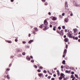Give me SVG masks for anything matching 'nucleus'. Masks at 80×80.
<instances>
[{"label":"nucleus","mask_w":80,"mask_h":80,"mask_svg":"<svg viewBox=\"0 0 80 80\" xmlns=\"http://www.w3.org/2000/svg\"><path fill=\"white\" fill-rule=\"evenodd\" d=\"M48 15H51V13L50 12H49Z\"/></svg>","instance_id":"obj_48"},{"label":"nucleus","mask_w":80,"mask_h":80,"mask_svg":"<svg viewBox=\"0 0 80 80\" xmlns=\"http://www.w3.org/2000/svg\"><path fill=\"white\" fill-rule=\"evenodd\" d=\"M31 62H32V63H33V62H34V60H31Z\"/></svg>","instance_id":"obj_35"},{"label":"nucleus","mask_w":80,"mask_h":80,"mask_svg":"<svg viewBox=\"0 0 80 80\" xmlns=\"http://www.w3.org/2000/svg\"><path fill=\"white\" fill-rule=\"evenodd\" d=\"M61 68H63V66H61Z\"/></svg>","instance_id":"obj_51"},{"label":"nucleus","mask_w":80,"mask_h":80,"mask_svg":"<svg viewBox=\"0 0 80 80\" xmlns=\"http://www.w3.org/2000/svg\"><path fill=\"white\" fill-rule=\"evenodd\" d=\"M7 78L8 79H10V77H9V75H7Z\"/></svg>","instance_id":"obj_25"},{"label":"nucleus","mask_w":80,"mask_h":80,"mask_svg":"<svg viewBox=\"0 0 80 80\" xmlns=\"http://www.w3.org/2000/svg\"><path fill=\"white\" fill-rule=\"evenodd\" d=\"M78 42H80V39L78 40Z\"/></svg>","instance_id":"obj_64"},{"label":"nucleus","mask_w":80,"mask_h":80,"mask_svg":"<svg viewBox=\"0 0 80 80\" xmlns=\"http://www.w3.org/2000/svg\"><path fill=\"white\" fill-rule=\"evenodd\" d=\"M57 33H59V34H60V32L58 31V30H57Z\"/></svg>","instance_id":"obj_50"},{"label":"nucleus","mask_w":80,"mask_h":80,"mask_svg":"<svg viewBox=\"0 0 80 80\" xmlns=\"http://www.w3.org/2000/svg\"><path fill=\"white\" fill-rule=\"evenodd\" d=\"M15 41L16 42H18V39H15Z\"/></svg>","instance_id":"obj_36"},{"label":"nucleus","mask_w":80,"mask_h":80,"mask_svg":"<svg viewBox=\"0 0 80 80\" xmlns=\"http://www.w3.org/2000/svg\"><path fill=\"white\" fill-rule=\"evenodd\" d=\"M72 31L70 32V33H67L68 37H69V38H72Z\"/></svg>","instance_id":"obj_2"},{"label":"nucleus","mask_w":80,"mask_h":80,"mask_svg":"<svg viewBox=\"0 0 80 80\" xmlns=\"http://www.w3.org/2000/svg\"><path fill=\"white\" fill-rule=\"evenodd\" d=\"M38 75L39 77H41L42 75V73H38Z\"/></svg>","instance_id":"obj_27"},{"label":"nucleus","mask_w":80,"mask_h":80,"mask_svg":"<svg viewBox=\"0 0 80 80\" xmlns=\"http://www.w3.org/2000/svg\"><path fill=\"white\" fill-rule=\"evenodd\" d=\"M44 4L45 5H48V3L46 2H45Z\"/></svg>","instance_id":"obj_33"},{"label":"nucleus","mask_w":80,"mask_h":80,"mask_svg":"<svg viewBox=\"0 0 80 80\" xmlns=\"http://www.w3.org/2000/svg\"><path fill=\"white\" fill-rule=\"evenodd\" d=\"M62 16H64V15H65V13H62Z\"/></svg>","instance_id":"obj_47"},{"label":"nucleus","mask_w":80,"mask_h":80,"mask_svg":"<svg viewBox=\"0 0 80 80\" xmlns=\"http://www.w3.org/2000/svg\"><path fill=\"white\" fill-rule=\"evenodd\" d=\"M10 70V69L9 68H8L7 69V70L8 71H9Z\"/></svg>","instance_id":"obj_52"},{"label":"nucleus","mask_w":80,"mask_h":80,"mask_svg":"<svg viewBox=\"0 0 80 80\" xmlns=\"http://www.w3.org/2000/svg\"><path fill=\"white\" fill-rule=\"evenodd\" d=\"M22 43H23V44H25V43H26V42L23 41V42H22Z\"/></svg>","instance_id":"obj_39"},{"label":"nucleus","mask_w":80,"mask_h":80,"mask_svg":"<svg viewBox=\"0 0 80 80\" xmlns=\"http://www.w3.org/2000/svg\"><path fill=\"white\" fill-rule=\"evenodd\" d=\"M50 27L51 28H52V25H50Z\"/></svg>","instance_id":"obj_57"},{"label":"nucleus","mask_w":80,"mask_h":80,"mask_svg":"<svg viewBox=\"0 0 80 80\" xmlns=\"http://www.w3.org/2000/svg\"><path fill=\"white\" fill-rule=\"evenodd\" d=\"M66 49L68 48V45L66 44Z\"/></svg>","instance_id":"obj_37"},{"label":"nucleus","mask_w":80,"mask_h":80,"mask_svg":"<svg viewBox=\"0 0 80 80\" xmlns=\"http://www.w3.org/2000/svg\"><path fill=\"white\" fill-rule=\"evenodd\" d=\"M73 30L74 33H76V32H77V30H78L76 28H75V29H73Z\"/></svg>","instance_id":"obj_8"},{"label":"nucleus","mask_w":80,"mask_h":80,"mask_svg":"<svg viewBox=\"0 0 80 80\" xmlns=\"http://www.w3.org/2000/svg\"><path fill=\"white\" fill-rule=\"evenodd\" d=\"M42 1L43 2H45L46 0H42Z\"/></svg>","instance_id":"obj_40"},{"label":"nucleus","mask_w":80,"mask_h":80,"mask_svg":"<svg viewBox=\"0 0 80 80\" xmlns=\"http://www.w3.org/2000/svg\"><path fill=\"white\" fill-rule=\"evenodd\" d=\"M75 77H77V78H78V75L77 74H75Z\"/></svg>","instance_id":"obj_45"},{"label":"nucleus","mask_w":80,"mask_h":80,"mask_svg":"<svg viewBox=\"0 0 80 80\" xmlns=\"http://www.w3.org/2000/svg\"><path fill=\"white\" fill-rule=\"evenodd\" d=\"M58 76H59V75H60V72H58Z\"/></svg>","instance_id":"obj_56"},{"label":"nucleus","mask_w":80,"mask_h":80,"mask_svg":"<svg viewBox=\"0 0 80 80\" xmlns=\"http://www.w3.org/2000/svg\"><path fill=\"white\" fill-rule=\"evenodd\" d=\"M14 57V56H11L10 57V58H13Z\"/></svg>","instance_id":"obj_31"},{"label":"nucleus","mask_w":80,"mask_h":80,"mask_svg":"<svg viewBox=\"0 0 80 80\" xmlns=\"http://www.w3.org/2000/svg\"><path fill=\"white\" fill-rule=\"evenodd\" d=\"M62 28L63 29H65V26H62Z\"/></svg>","instance_id":"obj_38"},{"label":"nucleus","mask_w":80,"mask_h":80,"mask_svg":"<svg viewBox=\"0 0 80 80\" xmlns=\"http://www.w3.org/2000/svg\"><path fill=\"white\" fill-rule=\"evenodd\" d=\"M17 52H22V49H17Z\"/></svg>","instance_id":"obj_4"},{"label":"nucleus","mask_w":80,"mask_h":80,"mask_svg":"<svg viewBox=\"0 0 80 80\" xmlns=\"http://www.w3.org/2000/svg\"><path fill=\"white\" fill-rule=\"evenodd\" d=\"M48 73H50V72L49 71H48Z\"/></svg>","instance_id":"obj_63"},{"label":"nucleus","mask_w":80,"mask_h":80,"mask_svg":"<svg viewBox=\"0 0 80 80\" xmlns=\"http://www.w3.org/2000/svg\"><path fill=\"white\" fill-rule=\"evenodd\" d=\"M73 4L75 5L76 7H80V4L78 5L75 1L73 2Z\"/></svg>","instance_id":"obj_3"},{"label":"nucleus","mask_w":80,"mask_h":80,"mask_svg":"<svg viewBox=\"0 0 80 80\" xmlns=\"http://www.w3.org/2000/svg\"><path fill=\"white\" fill-rule=\"evenodd\" d=\"M44 24L45 25V28L46 30H47V25H48V22L46 19L44 21Z\"/></svg>","instance_id":"obj_1"},{"label":"nucleus","mask_w":80,"mask_h":80,"mask_svg":"<svg viewBox=\"0 0 80 80\" xmlns=\"http://www.w3.org/2000/svg\"><path fill=\"white\" fill-rule=\"evenodd\" d=\"M43 72V73H47V71L45 70H44Z\"/></svg>","instance_id":"obj_24"},{"label":"nucleus","mask_w":80,"mask_h":80,"mask_svg":"<svg viewBox=\"0 0 80 80\" xmlns=\"http://www.w3.org/2000/svg\"><path fill=\"white\" fill-rule=\"evenodd\" d=\"M30 36H31V34H30L29 33V34H28V36L29 37H30Z\"/></svg>","instance_id":"obj_55"},{"label":"nucleus","mask_w":80,"mask_h":80,"mask_svg":"<svg viewBox=\"0 0 80 80\" xmlns=\"http://www.w3.org/2000/svg\"><path fill=\"white\" fill-rule=\"evenodd\" d=\"M65 6H68V3L67 2H65Z\"/></svg>","instance_id":"obj_22"},{"label":"nucleus","mask_w":80,"mask_h":80,"mask_svg":"<svg viewBox=\"0 0 80 80\" xmlns=\"http://www.w3.org/2000/svg\"><path fill=\"white\" fill-rule=\"evenodd\" d=\"M33 67H34V68H37V66L36 65H34Z\"/></svg>","instance_id":"obj_30"},{"label":"nucleus","mask_w":80,"mask_h":80,"mask_svg":"<svg viewBox=\"0 0 80 80\" xmlns=\"http://www.w3.org/2000/svg\"><path fill=\"white\" fill-rule=\"evenodd\" d=\"M51 80H55V78H52L51 79Z\"/></svg>","instance_id":"obj_58"},{"label":"nucleus","mask_w":80,"mask_h":80,"mask_svg":"<svg viewBox=\"0 0 80 80\" xmlns=\"http://www.w3.org/2000/svg\"><path fill=\"white\" fill-rule=\"evenodd\" d=\"M58 29H59V30H61V27H58Z\"/></svg>","instance_id":"obj_44"},{"label":"nucleus","mask_w":80,"mask_h":80,"mask_svg":"<svg viewBox=\"0 0 80 80\" xmlns=\"http://www.w3.org/2000/svg\"><path fill=\"white\" fill-rule=\"evenodd\" d=\"M62 63L63 65H65V61L64 60H63L62 62Z\"/></svg>","instance_id":"obj_17"},{"label":"nucleus","mask_w":80,"mask_h":80,"mask_svg":"<svg viewBox=\"0 0 80 80\" xmlns=\"http://www.w3.org/2000/svg\"><path fill=\"white\" fill-rule=\"evenodd\" d=\"M54 70H57V68H54Z\"/></svg>","instance_id":"obj_59"},{"label":"nucleus","mask_w":80,"mask_h":80,"mask_svg":"<svg viewBox=\"0 0 80 80\" xmlns=\"http://www.w3.org/2000/svg\"><path fill=\"white\" fill-rule=\"evenodd\" d=\"M64 76V74L63 73H61V75H60V76L61 77H63Z\"/></svg>","instance_id":"obj_21"},{"label":"nucleus","mask_w":80,"mask_h":80,"mask_svg":"<svg viewBox=\"0 0 80 80\" xmlns=\"http://www.w3.org/2000/svg\"><path fill=\"white\" fill-rule=\"evenodd\" d=\"M26 48H30V46H26Z\"/></svg>","instance_id":"obj_29"},{"label":"nucleus","mask_w":80,"mask_h":80,"mask_svg":"<svg viewBox=\"0 0 80 80\" xmlns=\"http://www.w3.org/2000/svg\"><path fill=\"white\" fill-rule=\"evenodd\" d=\"M6 42H8L9 43H12V42L11 41H8L6 40Z\"/></svg>","instance_id":"obj_6"},{"label":"nucleus","mask_w":80,"mask_h":80,"mask_svg":"<svg viewBox=\"0 0 80 80\" xmlns=\"http://www.w3.org/2000/svg\"><path fill=\"white\" fill-rule=\"evenodd\" d=\"M26 59H27V60H29V61L30 60V58H28V56H27V57H26Z\"/></svg>","instance_id":"obj_15"},{"label":"nucleus","mask_w":80,"mask_h":80,"mask_svg":"<svg viewBox=\"0 0 80 80\" xmlns=\"http://www.w3.org/2000/svg\"><path fill=\"white\" fill-rule=\"evenodd\" d=\"M48 79H50V78H51V76H48Z\"/></svg>","instance_id":"obj_46"},{"label":"nucleus","mask_w":80,"mask_h":80,"mask_svg":"<svg viewBox=\"0 0 80 80\" xmlns=\"http://www.w3.org/2000/svg\"><path fill=\"white\" fill-rule=\"evenodd\" d=\"M43 25H41L40 26H39V28H43L44 27V26H43Z\"/></svg>","instance_id":"obj_18"},{"label":"nucleus","mask_w":80,"mask_h":80,"mask_svg":"<svg viewBox=\"0 0 80 80\" xmlns=\"http://www.w3.org/2000/svg\"><path fill=\"white\" fill-rule=\"evenodd\" d=\"M59 17L61 18H63V17L61 15L59 16Z\"/></svg>","instance_id":"obj_42"},{"label":"nucleus","mask_w":80,"mask_h":80,"mask_svg":"<svg viewBox=\"0 0 80 80\" xmlns=\"http://www.w3.org/2000/svg\"><path fill=\"white\" fill-rule=\"evenodd\" d=\"M74 76V75H71V78H73V76Z\"/></svg>","instance_id":"obj_28"},{"label":"nucleus","mask_w":80,"mask_h":80,"mask_svg":"<svg viewBox=\"0 0 80 80\" xmlns=\"http://www.w3.org/2000/svg\"><path fill=\"white\" fill-rule=\"evenodd\" d=\"M72 38L73 39H74V40H78V37H75V36H73Z\"/></svg>","instance_id":"obj_5"},{"label":"nucleus","mask_w":80,"mask_h":80,"mask_svg":"<svg viewBox=\"0 0 80 80\" xmlns=\"http://www.w3.org/2000/svg\"><path fill=\"white\" fill-rule=\"evenodd\" d=\"M26 54V53L25 52H23L22 53V55H25Z\"/></svg>","instance_id":"obj_32"},{"label":"nucleus","mask_w":80,"mask_h":80,"mask_svg":"<svg viewBox=\"0 0 80 80\" xmlns=\"http://www.w3.org/2000/svg\"><path fill=\"white\" fill-rule=\"evenodd\" d=\"M66 73H70V71H68L67 70H66Z\"/></svg>","instance_id":"obj_11"},{"label":"nucleus","mask_w":80,"mask_h":80,"mask_svg":"<svg viewBox=\"0 0 80 80\" xmlns=\"http://www.w3.org/2000/svg\"><path fill=\"white\" fill-rule=\"evenodd\" d=\"M53 77H56V74H54Z\"/></svg>","instance_id":"obj_54"},{"label":"nucleus","mask_w":80,"mask_h":80,"mask_svg":"<svg viewBox=\"0 0 80 80\" xmlns=\"http://www.w3.org/2000/svg\"><path fill=\"white\" fill-rule=\"evenodd\" d=\"M63 77L60 76V77L59 78V80H62Z\"/></svg>","instance_id":"obj_26"},{"label":"nucleus","mask_w":80,"mask_h":80,"mask_svg":"<svg viewBox=\"0 0 80 80\" xmlns=\"http://www.w3.org/2000/svg\"><path fill=\"white\" fill-rule=\"evenodd\" d=\"M65 75H64L63 77L62 78H63V80H67V78H65Z\"/></svg>","instance_id":"obj_12"},{"label":"nucleus","mask_w":80,"mask_h":80,"mask_svg":"<svg viewBox=\"0 0 80 80\" xmlns=\"http://www.w3.org/2000/svg\"><path fill=\"white\" fill-rule=\"evenodd\" d=\"M59 34L60 35H63V32L62 31H60Z\"/></svg>","instance_id":"obj_10"},{"label":"nucleus","mask_w":80,"mask_h":80,"mask_svg":"<svg viewBox=\"0 0 80 80\" xmlns=\"http://www.w3.org/2000/svg\"><path fill=\"white\" fill-rule=\"evenodd\" d=\"M37 71L38 72H41V70L40 69H38Z\"/></svg>","instance_id":"obj_34"},{"label":"nucleus","mask_w":80,"mask_h":80,"mask_svg":"<svg viewBox=\"0 0 80 80\" xmlns=\"http://www.w3.org/2000/svg\"><path fill=\"white\" fill-rule=\"evenodd\" d=\"M53 18H52V20L55 21L57 20V18H55V17H53Z\"/></svg>","instance_id":"obj_9"},{"label":"nucleus","mask_w":80,"mask_h":80,"mask_svg":"<svg viewBox=\"0 0 80 80\" xmlns=\"http://www.w3.org/2000/svg\"><path fill=\"white\" fill-rule=\"evenodd\" d=\"M11 66H12V64H10L9 66V67H10Z\"/></svg>","instance_id":"obj_60"},{"label":"nucleus","mask_w":80,"mask_h":80,"mask_svg":"<svg viewBox=\"0 0 80 80\" xmlns=\"http://www.w3.org/2000/svg\"><path fill=\"white\" fill-rule=\"evenodd\" d=\"M68 40V38H66L64 39V41L65 42H67Z\"/></svg>","instance_id":"obj_16"},{"label":"nucleus","mask_w":80,"mask_h":80,"mask_svg":"<svg viewBox=\"0 0 80 80\" xmlns=\"http://www.w3.org/2000/svg\"><path fill=\"white\" fill-rule=\"evenodd\" d=\"M66 35H65L64 36V38H66Z\"/></svg>","instance_id":"obj_62"},{"label":"nucleus","mask_w":80,"mask_h":80,"mask_svg":"<svg viewBox=\"0 0 80 80\" xmlns=\"http://www.w3.org/2000/svg\"><path fill=\"white\" fill-rule=\"evenodd\" d=\"M67 49H65L64 50V54H66V53H67Z\"/></svg>","instance_id":"obj_19"},{"label":"nucleus","mask_w":80,"mask_h":80,"mask_svg":"<svg viewBox=\"0 0 80 80\" xmlns=\"http://www.w3.org/2000/svg\"><path fill=\"white\" fill-rule=\"evenodd\" d=\"M74 73H75V72H71V74H74Z\"/></svg>","instance_id":"obj_41"},{"label":"nucleus","mask_w":80,"mask_h":80,"mask_svg":"<svg viewBox=\"0 0 80 80\" xmlns=\"http://www.w3.org/2000/svg\"><path fill=\"white\" fill-rule=\"evenodd\" d=\"M64 21L66 22H68V19L67 18H65V19H64Z\"/></svg>","instance_id":"obj_14"},{"label":"nucleus","mask_w":80,"mask_h":80,"mask_svg":"<svg viewBox=\"0 0 80 80\" xmlns=\"http://www.w3.org/2000/svg\"><path fill=\"white\" fill-rule=\"evenodd\" d=\"M13 0H11V2H13Z\"/></svg>","instance_id":"obj_61"},{"label":"nucleus","mask_w":80,"mask_h":80,"mask_svg":"<svg viewBox=\"0 0 80 80\" xmlns=\"http://www.w3.org/2000/svg\"><path fill=\"white\" fill-rule=\"evenodd\" d=\"M33 42V40H30L29 42H28V43H29V44H31L32 42Z\"/></svg>","instance_id":"obj_7"},{"label":"nucleus","mask_w":80,"mask_h":80,"mask_svg":"<svg viewBox=\"0 0 80 80\" xmlns=\"http://www.w3.org/2000/svg\"><path fill=\"white\" fill-rule=\"evenodd\" d=\"M30 58H32V59H33V56H30Z\"/></svg>","instance_id":"obj_53"},{"label":"nucleus","mask_w":80,"mask_h":80,"mask_svg":"<svg viewBox=\"0 0 80 80\" xmlns=\"http://www.w3.org/2000/svg\"><path fill=\"white\" fill-rule=\"evenodd\" d=\"M65 56V54L64 53V54L63 55V58H64Z\"/></svg>","instance_id":"obj_43"},{"label":"nucleus","mask_w":80,"mask_h":80,"mask_svg":"<svg viewBox=\"0 0 80 80\" xmlns=\"http://www.w3.org/2000/svg\"><path fill=\"white\" fill-rule=\"evenodd\" d=\"M40 68H41V69H43V67H42L41 66L40 67Z\"/></svg>","instance_id":"obj_49"},{"label":"nucleus","mask_w":80,"mask_h":80,"mask_svg":"<svg viewBox=\"0 0 80 80\" xmlns=\"http://www.w3.org/2000/svg\"><path fill=\"white\" fill-rule=\"evenodd\" d=\"M65 8L66 10L68 9V6H65Z\"/></svg>","instance_id":"obj_23"},{"label":"nucleus","mask_w":80,"mask_h":80,"mask_svg":"<svg viewBox=\"0 0 80 80\" xmlns=\"http://www.w3.org/2000/svg\"><path fill=\"white\" fill-rule=\"evenodd\" d=\"M56 28H57V27H53V30L54 31H56Z\"/></svg>","instance_id":"obj_13"},{"label":"nucleus","mask_w":80,"mask_h":80,"mask_svg":"<svg viewBox=\"0 0 80 80\" xmlns=\"http://www.w3.org/2000/svg\"><path fill=\"white\" fill-rule=\"evenodd\" d=\"M34 29L35 32H37L38 31V29L37 28H34Z\"/></svg>","instance_id":"obj_20"}]
</instances>
